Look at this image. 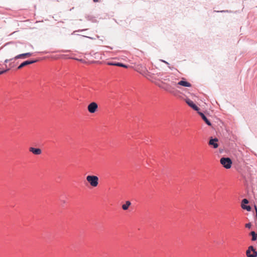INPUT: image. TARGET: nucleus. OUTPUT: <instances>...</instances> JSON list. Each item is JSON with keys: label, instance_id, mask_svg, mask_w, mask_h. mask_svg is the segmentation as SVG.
Wrapping results in <instances>:
<instances>
[{"label": "nucleus", "instance_id": "f257e3e1", "mask_svg": "<svg viewBox=\"0 0 257 257\" xmlns=\"http://www.w3.org/2000/svg\"><path fill=\"white\" fill-rule=\"evenodd\" d=\"M178 80V79L174 76L169 75L161 79L154 78V80H151V81L164 91L170 94H175Z\"/></svg>", "mask_w": 257, "mask_h": 257}, {"label": "nucleus", "instance_id": "f03ea898", "mask_svg": "<svg viewBox=\"0 0 257 257\" xmlns=\"http://www.w3.org/2000/svg\"><path fill=\"white\" fill-rule=\"evenodd\" d=\"M133 69L136 70L138 72L140 73L145 77H146L148 79L151 81V80H154V78L153 75H158L160 73L157 72L155 68H153L151 70L152 71H149L146 68L145 65H135L134 67H131Z\"/></svg>", "mask_w": 257, "mask_h": 257}, {"label": "nucleus", "instance_id": "7ed1b4c3", "mask_svg": "<svg viewBox=\"0 0 257 257\" xmlns=\"http://www.w3.org/2000/svg\"><path fill=\"white\" fill-rule=\"evenodd\" d=\"M87 181L93 187H96L98 184V177L94 175H88L86 177Z\"/></svg>", "mask_w": 257, "mask_h": 257}, {"label": "nucleus", "instance_id": "20e7f679", "mask_svg": "<svg viewBox=\"0 0 257 257\" xmlns=\"http://www.w3.org/2000/svg\"><path fill=\"white\" fill-rule=\"evenodd\" d=\"M220 163L226 169H229L231 168L232 161L229 158H222L220 159Z\"/></svg>", "mask_w": 257, "mask_h": 257}, {"label": "nucleus", "instance_id": "39448f33", "mask_svg": "<svg viewBox=\"0 0 257 257\" xmlns=\"http://www.w3.org/2000/svg\"><path fill=\"white\" fill-rule=\"evenodd\" d=\"M246 254L247 257H256L257 252L252 246H250L246 251Z\"/></svg>", "mask_w": 257, "mask_h": 257}, {"label": "nucleus", "instance_id": "423d86ee", "mask_svg": "<svg viewBox=\"0 0 257 257\" xmlns=\"http://www.w3.org/2000/svg\"><path fill=\"white\" fill-rule=\"evenodd\" d=\"M87 109L90 113H95L98 109V105L96 102H92L88 105Z\"/></svg>", "mask_w": 257, "mask_h": 257}, {"label": "nucleus", "instance_id": "0eeeda50", "mask_svg": "<svg viewBox=\"0 0 257 257\" xmlns=\"http://www.w3.org/2000/svg\"><path fill=\"white\" fill-rule=\"evenodd\" d=\"M186 103L188 104L189 106H190L191 108H192L193 109H194L195 110H196V111H198L199 110V108L198 106H197L190 99H187L186 100Z\"/></svg>", "mask_w": 257, "mask_h": 257}, {"label": "nucleus", "instance_id": "6e6552de", "mask_svg": "<svg viewBox=\"0 0 257 257\" xmlns=\"http://www.w3.org/2000/svg\"><path fill=\"white\" fill-rule=\"evenodd\" d=\"M177 85H180L184 87H190L191 86V84L190 83L185 81V80H181L179 81H177Z\"/></svg>", "mask_w": 257, "mask_h": 257}, {"label": "nucleus", "instance_id": "1a4fd4ad", "mask_svg": "<svg viewBox=\"0 0 257 257\" xmlns=\"http://www.w3.org/2000/svg\"><path fill=\"white\" fill-rule=\"evenodd\" d=\"M217 142L218 139L216 138L211 139L209 142V145L210 146H212L214 148L216 149L218 147Z\"/></svg>", "mask_w": 257, "mask_h": 257}, {"label": "nucleus", "instance_id": "9d476101", "mask_svg": "<svg viewBox=\"0 0 257 257\" xmlns=\"http://www.w3.org/2000/svg\"><path fill=\"white\" fill-rule=\"evenodd\" d=\"M30 152H32L35 155H39L42 153V150L39 148H35L31 147L29 148Z\"/></svg>", "mask_w": 257, "mask_h": 257}, {"label": "nucleus", "instance_id": "9b49d317", "mask_svg": "<svg viewBox=\"0 0 257 257\" xmlns=\"http://www.w3.org/2000/svg\"><path fill=\"white\" fill-rule=\"evenodd\" d=\"M198 113L201 116L202 118L203 119V120L206 122V123L207 125H208L209 126L211 125V123L210 122V121L207 119V118L205 116V115L203 113L198 112Z\"/></svg>", "mask_w": 257, "mask_h": 257}, {"label": "nucleus", "instance_id": "f8f14e48", "mask_svg": "<svg viewBox=\"0 0 257 257\" xmlns=\"http://www.w3.org/2000/svg\"><path fill=\"white\" fill-rule=\"evenodd\" d=\"M131 202L130 201H126L125 202V203L122 205V208L124 210H126L128 208V207L131 206Z\"/></svg>", "mask_w": 257, "mask_h": 257}, {"label": "nucleus", "instance_id": "ddd939ff", "mask_svg": "<svg viewBox=\"0 0 257 257\" xmlns=\"http://www.w3.org/2000/svg\"><path fill=\"white\" fill-rule=\"evenodd\" d=\"M10 69H11V68L8 67L7 66V65H6L5 68H0V75L3 74L5 72H6L7 71L9 70Z\"/></svg>", "mask_w": 257, "mask_h": 257}, {"label": "nucleus", "instance_id": "4468645a", "mask_svg": "<svg viewBox=\"0 0 257 257\" xmlns=\"http://www.w3.org/2000/svg\"><path fill=\"white\" fill-rule=\"evenodd\" d=\"M37 60H34V61H26L24 62H23L21 64H23V65H29V64H31L33 63H36L37 62Z\"/></svg>", "mask_w": 257, "mask_h": 257}, {"label": "nucleus", "instance_id": "2eb2a0df", "mask_svg": "<svg viewBox=\"0 0 257 257\" xmlns=\"http://www.w3.org/2000/svg\"><path fill=\"white\" fill-rule=\"evenodd\" d=\"M251 236H252V240L254 241L257 238V234L255 233L254 231H251L250 233Z\"/></svg>", "mask_w": 257, "mask_h": 257}, {"label": "nucleus", "instance_id": "dca6fc26", "mask_svg": "<svg viewBox=\"0 0 257 257\" xmlns=\"http://www.w3.org/2000/svg\"><path fill=\"white\" fill-rule=\"evenodd\" d=\"M241 207L243 209H246L247 211H250L251 210V207L249 206H246L243 204H242Z\"/></svg>", "mask_w": 257, "mask_h": 257}, {"label": "nucleus", "instance_id": "f3484780", "mask_svg": "<svg viewBox=\"0 0 257 257\" xmlns=\"http://www.w3.org/2000/svg\"><path fill=\"white\" fill-rule=\"evenodd\" d=\"M30 55L29 53H25V54L20 55L17 56L16 58H21L22 57H24L25 56H27V55Z\"/></svg>", "mask_w": 257, "mask_h": 257}, {"label": "nucleus", "instance_id": "a211bd4d", "mask_svg": "<svg viewBox=\"0 0 257 257\" xmlns=\"http://www.w3.org/2000/svg\"><path fill=\"white\" fill-rule=\"evenodd\" d=\"M155 69H159L160 70H161L162 71V73L165 72V71L167 70L166 68L162 67V68H159L156 66H155Z\"/></svg>", "mask_w": 257, "mask_h": 257}, {"label": "nucleus", "instance_id": "6ab92c4d", "mask_svg": "<svg viewBox=\"0 0 257 257\" xmlns=\"http://www.w3.org/2000/svg\"><path fill=\"white\" fill-rule=\"evenodd\" d=\"M248 203V201L246 199H243L242 201V204H247Z\"/></svg>", "mask_w": 257, "mask_h": 257}, {"label": "nucleus", "instance_id": "aec40b11", "mask_svg": "<svg viewBox=\"0 0 257 257\" xmlns=\"http://www.w3.org/2000/svg\"><path fill=\"white\" fill-rule=\"evenodd\" d=\"M251 226V225L250 223H247V224H245V227L246 228H250Z\"/></svg>", "mask_w": 257, "mask_h": 257}, {"label": "nucleus", "instance_id": "412c9836", "mask_svg": "<svg viewBox=\"0 0 257 257\" xmlns=\"http://www.w3.org/2000/svg\"><path fill=\"white\" fill-rule=\"evenodd\" d=\"M107 64L110 65V64H121V63H108Z\"/></svg>", "mask_w": 257, "mask_h": 257}, {"label": "nucleus", "instance_id": "4be33fe9", "mask_svg": "<svg viewBox=\"0 0 257 257\" xmlns=\"http://www.w3.org/2000/svg\"><path fill=\"white\" fill-rule=\"evenodd\" d=\"M119 66H121V67H123L125 68H128V65H119Z\"/></svg>", "mask_w": 257, "mask_h": 257}, {"label": "nucleus", "instance_id": "5701e85b", "mask_svg": "<svg viewBox=\"0 0 257 257\" xmlns=\"http://www.w3.org/2000/svg\"><path fill=\"white\" fill-rule=\"evenodd\" d=\"M24 65H19V66L18 67V69H21Z\"/></svg>", "mask_w": 257, "mask_h": 257}, {"label": "nucleus", "instance_id": "b1692460", "mask_svg": "<svg viewBox=\"0 0 257 257\" xmlns=\"http://www.w3.org/2000/svg\"><path fill=\"white\" fill-rule=\"evenodd\" d=\"M98 1V0H93V1H94V2H97Z\"/></svg>", "mask_w": 257, "mask_h": 257}]
</instances>
